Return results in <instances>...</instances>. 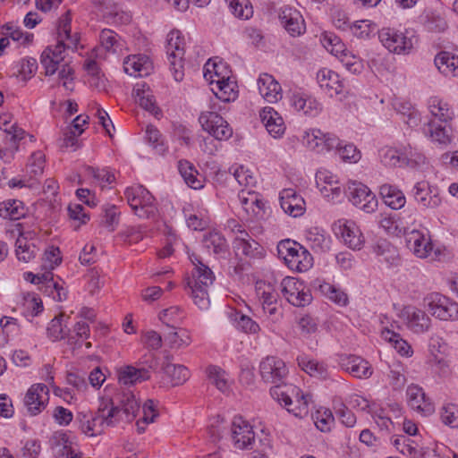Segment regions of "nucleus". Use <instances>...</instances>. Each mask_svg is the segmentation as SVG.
Here are the masks:
<instances>
[{
	"instance_id": "obj_55",
	"label": "nucleus",
	"mask_w": 458,
	"mask_h": 458,
	"mask_svg": "<svg viewBox=\"0 0 458 458\" xmlns=\"http://www.w3.org/2000/svg\"><path fill=\"white\" fill-rule=\"evenodd\" d=\"M101 46L108 52L116 53L123 47L120 36L111 30L105 29L99 35Z\"/></svg>"
},
{
	"instance_id": "obj_23",
	"label": "nucleus",
	"mask_w": 458,
	"mask_h": 458,
	"mask_svg": "<svg viewBox=\"0 0 458 458\" xmlns=\"http://www.w3.org/2000/svg\"><path fill=\"white\" fill-rule=\"evenodd\" d=\"M408 403L411 408L418 412L427 416L434 412L435 408L428 398H426L425 393L419 386L411 385L406 391Z\"/></svg>"
},
{
	"instance_id": "obj_46",
	"label": "nucleus",
	"mask_w": 458,
	"mask_h": 458,
	"mask_svg": "<svg viewBox=\"0 0 458 458\" xmlns=\"http://www.w3.org/2000/svg\"><path fill=\"white\" fill-rule=\"evenodd\" d=\"M162 369L173 386L184 384L190 377V371L183 365L165 362L162 366Z\"/></svg>"
},
{
	"instance_id": "obj_25",
	"label": "nucleus",
	"mask_w": 458,
	"mask_h": 458,
	"mask_svg": "<svg viewBox=\"0 0 458 458\" xmlns=\"http://www.w3.org/2000/svg\"><path fill=\"white\" fill-rule=\"evenodd\" d=\"M282 209L293 217L300 216L304 211V199L293 189H284L279 196Z\"/></svg>"
},
{
	"instance_id": "obj_22",
	"label": "nucleus",
	"mask_w": 458,
	"mask_h": 458,
	"mask_svg": "<svg viewBox=\"0 0 458 458\" xmlns=\"http://www.w3.org/2000/svg\"><path fill=\"white\" fill-rule=\"evenodd\" d=\"M342 238L350 249L360 250L364 244V237L354 221L342 219L338 221Z\"/></svg>"
},
{
	"instance_id": "obj_12",
	"label": "nucleus",
	"mask_w": 458,
	"mask_h": 458,
	"mask_svg": "<svg viewBox=\"0 0 458 458\" xmlns=\"http://www.w3.org/2000/svg\"><path fill=\"white\" fill-rule=\"evenodd\" d=\"M230 437L233 446L240 450L251 449L255 432L250 423L242 416H234L230 423Z\"/></svg>"
},
{
	"instance_id": "obj_4",
	"label": "nucleus",
	"mask_w": 458,
	"mask_h": 458,
	"mask_svg": "<svg viewBox=\"0 0 458 458\" xmlns=\"http://www.w3.org/2000/svg\"><path fill=\"white\" fill-rule=\"evenodd\" d=\"M277 251L292 270L305 272L313 265V258L309 250L294 241H281L277 245Z\"/></svg>"
},
{
	"instance_id": "obj_16",
	"label": "nucleus",
	"mask_w": 458,
	"mask_h": 458,
	"mask_svg": "<svg viewBox=\"0 0 458 458\" xmlns=\"http://www.w3.org/2000/svg\"><path fill=\"white\" fill-rule=\"evenodd\" d=\"M48 388L44 384L32 385L24 398V404L31 416L39 414L48 401Z\"/></svg>"
},
{
	"instance_id": "obj_20",
	"label": "nucleus",
	"mask_w": 458,
	"mask_h": 458,
	"mask_svg": "<svg viewBox=\"0 0 458 458\" xmlns=\"http://www.w3.org/2000/svg\"><path fill=\"white\" fill-rule=\"evenodd\" d=\"M69 316L64 313L55 317L47 326V334L53 342L65 339L67 344L77 345L78 340L70 333L68 328Z\"/></svg>"
},
{
	"instance_id": "obj_54",
	"label": "nucleus",
	"mask_w": 458,
	"mask_h": 458,
	"mask_svg": "<svg viewBox=\"0 0 458 458\" xmlns=\"http://www.w3.org/2000/svg\"><path fill=\"white\" fill-rule=\"evenodd\" d=\"M203 243L207 249L216 254L225 253L228 250L226 240L216 231L209 232L205 234Z\"/></svg>"
},
{
	"instance_id": "obj_11",
	"label": "nucleus",
	"mask_w": 458,
	"mask_h": 458,
	"mask_svg": "<svg viewBox=\"0 0 458 458\" xmlns=\"http://www.w3.org/2000/svg\"><path fill=\"white\" fill-rule=\"evenodd\" d=\"M24 279L32 284H38L40 291L56 301H63L67 298V290L64 286V283L63 280L60 278L55 280L50 273L39 276L32 272H27L24 273Z\"/></svg>"
},
{
	"instance_id": "obj_42",
	"label": "nucleus",
	"mask_w": 458,
	"mask_h": 458,
	"mask_svg": "<svg viewBox=\"0 0 458 458\" xmlns=\"http://www.w3.org/2000/svg\"><path fill=\"white\" fill-rule=\"evenodd\" d=\"M83 66L89 76L88 81L90 87L98 91H106L108 86L107 80L101 72L98 63L95 60L87 59Z\"/></svg>"
},
{
	"instance_id": "obj_64",
	"label": "nucleus",
	"mask_w": 458,
	"mask_h": 458,
	"mask_svg": "<svg viewBox=\"0 0 458 458\" xmlns=\"http://www.w3.org/2000/svg\"><path fill=\"white\" fill-rule=\"evenodd\" d=\"M45 165V155L42 151L34 152L28 162L27 172L31 178H36L43 174Z\"/></svg>"
},
{
	"instance_id": "obj_57",
	"label": "nucleus",
	"mask_w": 458,
	"mask_h": 458,
	"mask_svg": "<svg viewBox=\"0 0 458 458\" xmlns=\"http://www.w3.org/2000/svg\"><path fill=\"white\" fill-rule=\"evenodd\" d=\"M9 118L8 114L0 115V129L5 134L4 140H8L13 144L23 138L24 131L15 123L10 125Z\"/></svg>"
},
{
	"instance_id": "obj_35",
	"label": "nucleus",
	"mask_w": 458,
	"mask_h": 458,
	"mask_svg": "<svg viewBox=\"0 0 458 458\" xmlns=\"http://www.w3.org/2000/svg\"><path fill=\"white\" fill-rule=\"evenodd\" d=\"M115 400L117 402L115 405L121 409L125 420L131 421L140 410V403L134 394L130 390H123L116 394Z\"/></svg>"
},
{
	"instance_id": "obj_60",
	"label": "nucleus",
	"mask_w": 458,
	"mask_h": 458,
	"mask_svg": "<svg viewBox=\"0 0 458 458\" xmlns=\"http://www.w3.org/2000/svg\"><path fill=\"white\" fill-rule=\"evenodd\" d=\"M323 47L332 55L338 56L345 50V46L341 38L332 32H325L320 37Z\"/></svg>"
},
{
	"instance_id": "obj_63",
	"label": "nucleus",
	"mask_w": 458,
	"mask_h": 458,
	"mask_svg": "<svg viewBox=\"0 0 458 458\" xmlns=\"http://www.w3.org/2000/svg\"><path fill=\"white\" fill-rule=\"evenodd\" d=\"M231 12L238 18L249 19L253 14L252 6L249 0H225Z\"/></svg>"
},
{
	"instance_id": "obj_51",
	"label": "nucleus",
	"mask_w": 458,
	"mask_h": 458,
	"mask_svg": "<svg viewBox=\"0 0 458 458\" xmlns=\"http://www.w3.org/2000/svg\"><path fill=\"white\" fill-rule=\"evenodd\" d=\"M381 336L384 340L390 343L401 355L409 357L412 354L411 346L398 333L384 328L381 331Z\"/></svg>"
},
{
	"instance_id": "obj_6",
	"label": "nucleus",
	"mask_w": 458,
	"mask_h": 458,
	"mask_svg": "<svg viewBox=\"0 0 458 458\" xmlns=\"http://www.w3.org/2000/svg\"><path fill=\"white\" fill-rule=\"evenodd\" d=\"M423 306L431 316L439 320H458V303L439 293L427 294L423 299Z\"/></svg>"
},
{
	"instance_id": "obj_19",
	"label": "nucleus",
	"mask_w": 458,
	"mask_h": 458,
	"mask_svg": "<svg viewBox=\"0 0 458 458\" xmlns=\"http://www.w3.org/2000/svg\"><path fill=\"white\" fill-rule=\"evenodd\" d=\"M279 19L292 37L301 36L305 32V21L301 13L291 6L285 5L280 9Z\"/></svg>"
},
{
	"instance_id": "obj_56",
	"label": "nucleus",
	"mask_w": 458,
	"mask_h": 458,
	"mask_svg": "<svg viewBox=\"0 0 458 458\" xmlns=\"http://www.w3.org/2000/svg\"><path fill=\"white\" fill-rule=\"evenodd\" d=\"M402 164L410 166H417L424 165L426 157L417 148L411 147L410 144L403 146L402 148Z\"/></svg>"
},
{
	"instance_id": "obj_40",
	"label": "nucleus",
	"mask_w": 458,
	"mask_h": 458,
	"mask_svg": "<svg viewBox=\"0 0 458 458\" xmlns=\"http://www.w3.org/2000/svg\"><path fill=\"white\" fill-rule=\"evenodd\" d=\"M17 232L19 234L18 239L15 242V253L19 260L23 262H29L35 256L36 252L38 250L37 247L34 244H30L28 242L26 238L22 237V225L21 224L18 223L15 225V229L12 231H7V233H10L12 234H14V232Z\"/></svg>"
},
{
	"instance_id": "obj_27",
	"label": "nucleus",
	"mask_w": 458,
	"mask_h": 458,
	"mask_svg": "<svg viewBox=\"0 0 458 458\" xmlns=\"http://www.w3.org/2000/svg\"><path fill=\"white\" fill-rule=\"evenodd\" d=\"M124 72L135 77H144L151 73L153 64L145 55H132L123 61Z\"/></svg>"
},
{
	"instance_id": "obj_62",
	"label": "nucleus",
	"mask_w": 458,
	"mask_h": 458,
	"mask_svg": "<svg viewBox=\"0 0 458 458\" xmlns=\"http://www.w3.org/2000/svg\"><path fill=\"white\" fill-rule=\"evenodd\" d=\"M337 57L340 59L346 70L353 74L360 73L363 70V64L361 60L358 56L352 55L346 48L342 54H339Z\"/></svg>"
},
{
	"instance_id": "obj_48",
	"label": "nucleus",
	"mask_w": 458,
	"mask_h": 458,
	"mask_svg": "<svg viewBox=\"0 0 458 458\" xmlns=\"http://www.w3.org/2000/svg\"><path fill=\"white\" fill-rule=\"evenodd\" d=\"M393 106L407 125L413 127L419 124L420 114L410 102L397 99Z\"/></svg>"
},
{
	"instance_id": "obj_8",
	"label": "nucleus",
	"mask_w": 458,
	"mask_h": 458,
	"mask_svg": "<svg viewBox=\"0 0 458 458\" xmlns=\"http://www.w3.org/2000/svg\"><path fill=\"white\" fill-rule=\"evenodd\" d=\"M166 55L170 69L176 81L183 79V56L185 54V42L179 30H172L167 35Z\"/></svg>"
},
{
	"instance_id": "obj_49",
	"label": "nucleus",
	"mask_w": 458,
	"mask_h": 458,
	"mask_svg": "<svg viewBox=\"0 0 458 458\" xmlns=\"http://www.w3.org/2000/svg\"><path fill=\"white\" fill-rule=\"evenodd\" d=\"M238 199L242 208L247 213L259 216L264 208V202L255 191H242L238 195Z\"/></svg>"
},
{
	"instance_id": "obj_39",
	"label": "nucleus",
	"mask_w": 458,
	"mask_h": 458,
	"mask_svg": "<svg viewBox=\"0 0 458 458\" xmlns=\"http://www.w3.org/2000/svg\"><path fill=\"white\" fill-rule=\"evenodd\" d=\"M135 101L151 114L157 115L160 113L159 108L156 105L155 97L150 88L146 83H137L133 89Z\"/></svg>"
},
{
	"instance_id": "obj_28",
	"label": "nucleus",
	"mask_w": 458,
	"mask_h": 458,
	"mask_svg": "<svg viewBox=\"0 0 458 458\" xmlns=\"http://www.w3.org/2000/svg\"><path fill=\"white\" fill-rule=\"evenodd\" d=\"M291 103L297 112L309 117L318 116L323 109V106L320 102L314 97L307 94H293Z\"/></svg>"
},
{
	"instance_id": "obj_21",
	"label": "nucleus",
	"mask_w": 458,
	"mask_h": 458,
	"mask_svg": "<svg viewBox=\"0 0 458 458\" xmlns=\"http://www.w3.org/2000/svg\"><path fill=\"white\" fill-rule=\"evenodd\" d=\"M340 365L345 371L357 378H369L373 372L369 363L356 355L342 356Z\"/></svg>"
},
{
	"instance_id": "obj_43",
	"label": "nucleus",
	"mask_w": 458,
	"mask_h": 458,
	"mask_svg": "<svg viewBox=\"0 0 458 458\" xmlns=\"http://www.w3.org/2000/svg\"><path fill=\"white\" fill-rule=\"evenodd\" d=\"M438 71L447 77L458 76V55L449 52H441L435 57Z\"/></svg>"
},
{
	"instance_id": "obj_36",
	"label": "nucleus",
	"mask_w": 458,
	"mask_h": 458,
	"mask_svg": "<svg viewBox=\"0 0 458 458\" xmlns=\"http://www.w3.org/2000/svg\"><path fill=\"white\" fill-rule=\"evenodd\" d=\"M76 419L79 421L81 430L87 436H98L106 428L98 411L95 413L79 412Z\"/></svg>"
},
{
	"instance_id": "obj_3",
	"label": "nucleus",
	"mask_w": 458,
	"mask_h": 458,
	"mask_svg": "<svg viewBox=\"0 0 458 458\" xmlns=\"http://www.w3.org/2000/svg\"><path fill=\"white\" fill-rule=\"evenodd\" d=\"M191 260L194 268L191 276L186 280L185 289L195 305L200 310H207L210 303L208 290L213 284L215 276L212 270L202 263L199 256L191 255Z\"/></svg>"
},
{
	"instance_id": "obj_2",
	"label": "nucleus",
	"mask_w": 458,
	"mask_h": 458,
	"mask_svg": "<svg viewBox=\"0 0 458 458\" xmlns=\"http://www.w3.org/2000/svg\"><path fill=\"white\" fill-rule=\"evenodd\" d=\"M64 43H56L47 47L40 55V64L46 76H52L58 72V79L63 87L69 91L74 88V69L65 60Z\"/></svg>"
},
{
	"instance_id": "obj_13",
	"label": "nucleus",
	"mask_w": 458,
	"mask_h": 458,
	"mask_svg": "<svg viewBox=\"0 0 458 458\" xmlns=\"http://www.w3.org/2000/svg\"><path fill=\"white\" fill-rule=\"evenodd\" d=\"M403 234L407 248L417 258L426 259L430 255L433 244L427 229H410L409 226H403Z\"/></svg>"
},
{
	"instance_id": "obj_34",
	"label": "nucleus",
	"mask_w": 458,
	"mask_h": 458,
	"mask_svg": "<svg viewBox=\"0 0 458 458\" xmlns=\"http://www.w3.org/2000/svg\"><path fill=\"white\" fill-rule=\"evenodd\" d=\"M211 84H215L212 90L216 97L221 101L230 102L237 98V84L230 76H224L221 79L212 80Z\"/></svg>"
},
{
	"instance_id": "obj_7",
	"label": "nucleus",
	"mask_w": 458,
	"mask_h": 458,
	"mask_svg": "<svg viewBox=\"0 0 458 458\" xmlns=\"http://www.w3.org/2000/svg\"><path fill=\"white\" fill-rule=\"evenodd\" d=\"M124 196L134 214L140 218H150L156 215L155 199L142 185L127 188Z\"/></svg>"
},
{
	"instance_id": "obj_50",
	"label": "nucleus",
	"mask_w": 458,
	"mask_h": 458,
	"mask_svg": "<svg viewBox=\"0 0 458 458\" xmlns=\"http://www.w3.org/2000/svg\"><path fill=\"white\" fill-rule=\"evenodd\" d=\"M298 365L307 374L318 378H326L327 377V369L323 363L302 355L297 358Z\"/></svg>"
},
{
	"instance_id": "obj_26",
	"label": "nucleus",
	"mask_w": 458,
	"mask_h": 458,
	"mask_svg": "<svg viewBox=\"0 0 458 458\" xmlns=\"http://www.w3.org/2000/svg\"><path fill=\"white\" fill-rule=\"evenodd\" d=\"M261 122L267 132L275 139L281 138L285 131L283 117L270 106L264 107L259 114Z\"/></svg>"
},
{
	"instance_id": "obj_9",
	"label": "nucleus",
	"mask_w": 458,
	"mask_h": 458,
	"mask_svg": "<svg viewBox=\"0 0 458 458\" xmlns=\"http://www.w3.org/2000/svg\"><path fill=\"white\" fill-rule=\"evenodd\" d=\"M345 193L352 205L360 210L368 214L377 210V199L367 185L360 182H350Z\"/></svg>"
},
{
	"instance_id": "obj_5",
	"label": "nucleus",
	"mask_w": 458,
	"mask_h": 458,
	"mask_svg": "<svg viewBox=\"0 0 458 458\" xmlns=\"http://www.w3.org/2000/svg\"><path fill=\"white\" fill-rule=\"evenodd\" d=\"M382 45L391 53L408 55L412 50L417 38L411 30H399L394 28H383L378 32Z\"/></svg>"
},
{
	"instance_id": "obj_32",
	"label": "nucleus",
	"mask_w": 458,
	"mask_h": 458,
	"mask_svg": "<svg viewBox=\"0 0 458 458\" xmlns=\"http://www.w3.org/2000/svg\"><path fill=\"white\" fill-rule=\"evenodd\" d=\"M428 108L430 113V119L437 123H449L454 113L449 104L437 97H432L428 99Z\"/></svg>"
},
{
	"instance_id": "obj_44",
	"label": "nucleus",
	"mask_w": 458,
	"mask_h": 458,
	"mask_svg": "<svg viewBox=\"0 0 458 458\" xmlns=\"http://www.w3.org/2000/svg\"><path fill=\"white\" fill-rule=\"evenodd\" d=\"M149 377L150 372L145 368L137 369L133 366H126L119 371V382L124 386L141 383Z\"/></svg>"
},
{
	"instance_id": "obj_58",
	"label": "nucleus",
	"mask_w": 458,
	"mask_h": 458,
	"mask_svg": "<svg viewBox=\"0 0 458 458\" xmlns=\"http://www.w3.org/2000/svg\"><path fill=\"white\" fill-rule=\"evenodd\" d=\"M199 122L203 130L211 134L213 130H216L223 125L225 120L216 112L206 111L200 114Z\"/></svg>"
},
{
	"instance_id": "obj_59",
	"label": "nucleus",
	"mask_w": 458,
	"mask_h": 458,
	"mask_svg": "<svg viewBox=\"0 0 458 458\" xmlns=\"http://www.w3.org/2000/svg\"><path fill=\"white\" fill-rule=\"evenodd\" d=\"M3 34L20 45L30 44L33 39V34L24 33L19 27L13 23H6L2 27Z\"/></svg>"
},
{
	"instance_id": "obj_45",
	"label": "nucleus",
	"mask_w": 458,
	"mask_h": 458,
	"mask_svg": "<svg viewBox=\"0 0 458 458\" xmlns=\"http://www.w3.org/2000/svg\"><path fill=\"white\" fill-rule=\"evenodd\" d=\"M178 170L189 187L194 190L203 188L202 176L199 175V172L191 162L180 160L178 163Z\"/></svg>"
},
{
	"instance_id": "obj_15",
	"label": "nucleus",
	"mask_w": 458,
	"mask_h": 458,
	"mask_svg": "<svg viewBox=\"0 0 458 458\" xmlns=\"http://www.w3.org/2000/svg\"><path fill=\"white\" fill-rule=\"evenodd\" d=\"M401 318L406 327L416 335L425 334L431 327L430 317L424 310L414 306L404 307L401 311Z\"/></svg>"
},
{
	"instance_id": "obj_52",
	"label": "nucleus",
	"mask_w": 458,
	"mask_h": 458,
	"mask_svg": "<svg viewBox=\"0 0 458 458\" xmlns=\"http://www.w3.org/2000/svg\"><path fill=\"white\" fill-rule=\"evenodd\" d=\"M393 445L404 455H408L411 458H422V453L418 444L405 436L396 437L393 440Z\"/></svg>"
},
{
	"instance_id": "obj_1",
	"label": "nucleus",
	"mask_w": 458,
	"mask_h": 458,
	"mask_svg": "<svg viewBox=\"0 0 458 458\" xmlns=\"http://www.w3.org/2000/svg\"><path fill=\"white\" fill-rule=\"evenodd\" d=\"M288 372L285 362L276 356H267L259 363L263 381L275 385L270 389L273 399L295 417L303 418L309 413L310 396L304 394L296 386L281 385Z\"/></svg>"
},
{
	"instance_id": "obj_61",
	"label": "nucleus",
	"mask_w": 458,
	"mask_h": 458,
	"mask_svg": "<svg viewBox=\"0 0 458 458\" xmlns=\"http://www.w3.org/2000/svg\"><path fill=\"white\" fill-rule=\"evenodd\" d=\"M165 341L170 348H182L188 346L191 340L189 333L185 329L173 331L165 336Z\"/></svg>"
},
{
	"instance_id": "obj_47",
	"label": "nucleus",
	"mask_w": 458,
	"mask_h": 458,
	"mask_svg": "<svg viewBox=\"0 0 458 458\" xmlns=\"http://www.w3.org/2000/svg\"><path fill=\"white\" fill-rule=\"evenodd\" d=\"M27 209L22 201L7 199L0 203V216L4 219L19 220L24 217Z\"/></svg>"
},
{
	"instance_id": "obj_53",
	"label": "nucleus",
	"mask_w": 458,
	"mask_h": 458,
	"mask_svg": "<svg viewBox=\"0 0 458 458\" xmlns=\"http://www.w3.org/2000/svg\"><path fill=\"white\" fill-rule=\"evenodd\" d=\"M207 375L209 382L219 391L225 393L229 389V378L227 373L218 366L211 365L207 368Z\"/></svg>"
},
{
	"instance_id": "obj_10",
	"label": "nucleus",
	"mask_w": 458,
	"mask_h": 458,
	"mask_svg": "<svg viewBox=\"0 0 458 458\" xmlns=\"http://www.w3.org/2000/svg\"><path fill=\"white\" fill-rule=\"evenodd\" d=\"M281 293L284 298L295 307H305L312 301L309 287L294 277L286 276L282 280Z\"/></svg>"
},
{
	"instance_id": "obj_24",
	"label": "nucleus",
	"mask_w": 458,
	"mask_h": 458,
	"mask_svg": "<svg viewBox=\"0 0 458 458\" xmlns=\"http://www.w3.org/2000/svg\"><path fill=\"white\" fill-rule=\"evenodd\" d=\"M49 445L55 458H78L67 433L58 430L53 433Z\"/></svg>"
},
{
	"instance_id": "obj_17",
	"label": "nucleus",
	"mask_w": 458,
	"mask_h": 458,
	"mask_svg": "<svg viewBox=\"0 0 458 458\" xmlns=\"http://www.w3.org/2000/svg\"><path fill=\"white\" fill-rule=\"evenodd\" d=\"M238 231L240 235L236 236L233 241V249L236 253L250 259H262L266 253L264 248L253 240L245 230H242L241 226Z\"/></svg>"
},
{
	"instance_id": "obj_33",
	"label": "nucleus",
	"mask_w": 458,
	"mask_h": 458,
	"mask_svg": "<svg viewBox=\"0 0 458 458\" xmlns=\"http://www.w3.org/2000/svg\"><path fill=\"white\" fill-rule=\"evenodd\" d=\"M319 87L330 97L340 94L343 91V82L339 75L330 69H321L317 74Z\"/></svg>"
},
{
	"instance_id": "obj_31",
	"label": "nucleus",
	"mask_w": 458,
	"mask_h": 458,
	"mask_svg": "<svg viewBox=\"0 0 458 458\" xmlns=\"http://www.w3.org/2000/svg\"><path fill=\"white\" fill-rule=\"evenodd\" d=\"M258 89L262 98L269 103L277 102L282 98L281 86L270 74L263 73L259 76Z\"/></svg>"
},
{
	"instance_id": "obj_41",
	"label": "nucleus",
	"mask_w": 458,
	"mask_h": 458,
	"mask_svg": "<svg viewBox=\"0 0 458 458\" xmlns=\"http://www.w3.org/2000/svg\"><path fill=\"white\" fill-rule=\"evenodd\" d=\"M379 195L384 203L392 209H400L404 207L406 198L403 192L396 186L385 183L379 188Z\"/></svg>"
},
{
	"instance_id": "obj_18",
	"label": "nucleus",
	"mask_w": 458,
	"mask_h": 458,
	"mask_svg": "<svg viewBox=\"0 0 458 458\" xmlns=\"http://www.w3.org/2000/svg\"><path fill=\"white\" fill-rule=\"evenodd\" d=\"M412 196L423 208H436L442 202L437 188L430 186L425 181L419 182L413 186Z\"/></svg>"
},
{
	"instance_id": "obj_29",
	"label": "nucleus",
	"mask_w": 458,
	"mask_h": 458,
	"mask_svg": "<svg viewBox=\"0 0 458 458\" xmlns=\"http://www.w3.org/2000/svg\"><path fill=\"white\" fill-rule=\"evenodd\" d=\"M424 133L433 142L445 147L451 144L453 140L452 128L449 123H441L434 120H428L424 126Z\"/></svg>"
},
{
	"instance_id": "obj_37",
	"label": "nucleus",
	"mask_w": 458,
	"mask_h": 458,
	"mask_svg": "<svg viewBox=\"0 0 458 458\" xmlns=\"http://www.w3.org/2000/svg\"><path fill=\"white\" fill-rule=\"evenodd\" d=\"M72 15L70 11H66L60 18L57 25L58 41L64 43L65 49H74L79 43L77 34H71Z\"/></svg>"
},
{
	"instance_id": "obj_14",
	"label": "nucleus",
	"mask_w": 458,
	"mask_h": 458,
	"mask_svg": "<svg viewBox=\"0 0 458 458\" xmlns=\"http://www.w3.org/2000/svg\"><path fill=\"white\" fill-rule=\"evenodd\" d=\"M302 142L309 148L322 153L338 148L340 140L334 134L324 133L319 129H310L305 131L302 136Z\"/></svg>"
},
{
	"instance_id": "obj_38",
	"label": "nucleus",
	"mask_w": 458,
	"mask_h": 458,
	"mask_svg": "<svg viewBox=\"0 0 458 458\" xmlns=\"http://www.w3.org/2000/svg\"><path fill=\"white\" fill-rule=\"evenodd\" d=\"M306 241L310 248L317 253H324L330 250L331 237L325 230L312 227L306 232Z\"/></svg>"
},
{
	"instance_id": "obj_30",
	"label": "nucleus",
	"mask_w": 458,
	"mask_h": 458,
	"mask_svg": "<svg viewBox=\"0 0 458 458\" xmlns=\"http://www.w3.org/2000/svg\"><path fill=\"white\" fill-rule=\"evenodd\" d=\"M97 411L106 428L114 427L120 421L125 420L119 406L110 398H101Z\"/></svg>"
}]
</instances>
